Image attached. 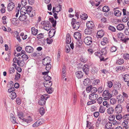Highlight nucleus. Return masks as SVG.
Returning <instances> with one entry per match:
<instances>
[{"label":"nucleus","mask_w":129,"mask_h":129,"mask_svg":"<svg viewBox=\"0 0 129 129\" xmlns=\"http://www.w3.org/2000/svg\"><path fill=\"white\" fill-rule=\"evenodd\" d=\"M102 95L103 96H105L103 98L104 100H108L112 97L110 92L109 90H105L104 91Z\"/></svg>","instance_id":"nucleus-1"},{"label":"nucleus","mask_w":129,"mask_h":129,"mask_svg":"<svg viewBox=\"0 0 129 129\" xmlns=\"http://www.w3.org/2000/svg\"><path fill=\"white\" fill-rule=\"evenodd\" d=\"M41 24L43 26V28L47 31L49 30L51 28L49 21H44L41 22Z\"/></svg>","instance_id":"nucleus-2"},{"label":"nucleus","mask_w":129,"mask_h":129,"mask_svg":"<svg viewBox=\"0 0 129 129\" xmlns=\"http://www.w3.org/2000/svg\"><path fill=\"white\" fill-rule=\"evenodd\" d=\"M18 116L20 119H22L23 121L25 122L27 124L30 123L32 120L31 117L29 116L27 119L24 118L22 119V118H23V113L22 112H18Z\"/></svg>","instance_id":"nucleus-3"},{"label":"nucleus","mask_w":129,"mask_h":129,"mask_svg":"<svg viewBox=\"0 0 129 129\" xmlns=\"http://www.w3.org/2000/svg\"><path fill=\"white\" fill-rule=\"evenodd\" d=\"M71 24L73 29L75 30L78 29L79 27L80 23L78 22H76V20L74 18L72 19Z\"/></svg>","instance_id":"nucleus-4"},{"label":"nucleus","mask_w":129,"mask_h":129,"mask_svg":"<svg viewBox=\"0 0 129 129\" xmlns=\"http://www.w3.org/2000/svg\"><path fill=\"white\" fill-rule=\"evenodd\" d=\"M49 97V96H45L44 95H42L40 99L38 102L39 104L41 106H43L45 105L46 101Z\"/></svg>","instance_id":"nucleus-5"},{"label":"nucleus","mask_w":129,"mask_h":129,"mask_svg":"<svg viewBox=\"0 0 129 129\" xmlns=\"http://www.w3.org/2000/svg\"><path fill=\"white\" fill-rule=\"evenodd\" d=\"M84 42L87 45H91L92 42V38L90 36L86 37L84 39Z\"/></svg>","instance_id":"nucleus-6"},{"label":"nucleus","mask_w":129,"mask_h":129,"mask_svg":"<svg viewBox=\"0 0 129 129\" xmlns=\"http://www.w3.org/2000/svg\"><path fill=\"white\" fill-rule=\"evenodd\" d=\"M51 62L50 58L49 57H47L45 58L42 61L43 64L44 65L50 63Z\"/></svg>","instance_id":"nucleus-7"},{"label":"nucleus","mask_w":129,"mask_h":129,"mask_svg":"<svg viewBox=\"0 0 129 129\" xmlns=\"http://www.w3.org/2000/svg\"><path fill=\"white\" fill-rule=\"evenodd\" d=\"M122 109V106L120 104L117 105L115 108V110L118 113H120L121 112Z\"/></svg>","instance_id":"nucleus-8"},{"label":"nucleus","mask_w":129,"mask_h":129,"mask_svg":"<svg viewBox=\"0 0 129 129\" xmlns=\"http://www.w3.org/2000/svg\"><path fill=\"white\" fill-rule=\"evenodd\" d=\"M114 15L117 17L120 16L122 12H121V10H117L116 8H114Z\"/></svg>","instance_id":"nucleus-9"},{"label":"nucleus","mask_w":129,"mask_h":129,"mask_svg":"<svg viewBox=\"0 0 129 129\" xmlns=\"http://www.w3.org/2000/svg\"><path fill=\"white\" fill-rule=\"evenodd\" d=\"M86 25L87 28L92 29L94 26L93 22L91 21H88L86 23Z\"/></svg>","instance_id":"nucleus-10"},{"label":"nucleus","mask_w":129,"mask_h":129,"mask_svg":"<svg viewBox=\"0 0 129 129\" xmlns=\"http://www.w3.org/2000/svg\"><path fill=\"white\" fill-rule=\"evenodd\" d=\"M25 50L27 53H31L33 52L34 49L32 47L29 46H27L26 47Z\"/></svg>","instance_id":"nucleus-11"},{"label":"nucleus","mask_w":129,"mask_h":129,"mask_svg":"<svg viewBox=\"0 0 129 129\" xmlns=\"http://www.w3.org/2000/svg\"><path fill=\"white\" fill-rule=\"evenodd\" d=\"M14 7L15 5L14 3L11 2L9 3L8 5V10L9 11H11L14 8Z\"/></svg>","instance_id":"nucleus-12"},{"label":"nucleus","mask_w":129,"mask_h":129,"mask_svg":"<svg viewBox=\"0 0 129 129\" xmlns=\"http://www.w3.org/2000/svg\"><path fill=\"white\" fill-rule=\"evenodd\" d=\"M75 74L76 77L78 79L81 78L83 76V73L81 71H77Z\"/></svg>","instance_id":"nucleus-13"},{"label":"nucleus","mask_w":129,"mask_h":129,"mask_svg":"<svg viewBox=\"0 0 129 129\" xmlns=\"http://www.w3.org/2000/svg\"><path fill=\"white\" fill-rule=\"evenodd\" d=\"M74 37L76 39L79 40L81 37V35L80 32H76L74 34Z\"/></svg>","instance_id":"nucleus-14"},{"label":"nucleus","mask_w":129,"mask_h":129,"mask_svg":"<svg viewBox=\"0 0 129 129\" xmlns=\"http://www.w3.org/2000/svg\"><path fill=\"white\" fill-rule=\"evenodd\" d=\"M52 83L50 81H45L44 83V86L46 88H49L52 85Z\"/></svg>","instance_id":"nucleus-15"},{"label":"nucleus","mask_w":129,"mask_h":129,"mask_svg":"<svg viewBox=\"0 0 129 129\" xmlns=\"http://www.w3.org/2000/svg\"><path fill=\"white\" fill-rule=\"evenodd\" d=\"M17 64L20 67H22L25 64V63L23 59H21L20 58L19 59H18V62Z\"/></svg>","instance_id":"nucleus-16"},{"label":"nucleus","mask_w":129,"mask_h":129,"mask_svg":"<svg viewBox=\"0 0 129 129\" xmlns=\"http://www.w3.org/2000/svg\"><path fill=\"white\" fill-rule=\"evenodd\" d=\"M83 72L87 75H88L89 71V67L86 64H85L83 68Z\"/></svg>","instance_id":"nucleus-17"},{"label":"nucleus","mask_w":129,"mask_h":129,"mask_svg":"<svg viewBox=\"0 0 129 129\" xmlns=\"http://www.w3.org/2000/svg\"><path fill=\"white\" fill-rule=\"evenodd\" d=\"M121 87V84L119 82H116L114 84L113 87L114 89L118 90Z\"/></svg>","instance_id":"nucleus-18"},{"label":"nucleus","mask_w":129,"mask_h":129,"mask_svg":"<svg viewBox=\"0 0 129 129\" xmlns=\"http://www.w3.org/2000/svg\"><path fill=\"white\" fill-rule=\"evenodd\" d=\"M117 99L118 100L119 103H122L124 101V98L123 96L121 95H119L117 97Z\"/></svg>","instance_id":"nucleus-19"},{"label":"nucleus","mask_w":129,"mask_h":129,"mask_svg":"<svg viewBox=\"0 0 129 129\" xmlns=\"http://www.w3.org/2000/svg\"><path fill=\"white\" fill-rule=\"evenodd\" d=\"M104 35L103 30H101L97 32V38H100L102 37Z\"/></svg>","instance_id":"nucleus-20"},{"label":"nucleus","mask_w":129,"mask_h":129,"mask_svg":"<svg viewBox=\"0 0 129 129\" xmlns=\"http://www.w3.org/2000/svg\"><path fill=\"white\" fill-rule=\"evenodd\" d=\"M89 98L92 100H96V94L95 93H92L90 95Z\"/></svg>","instance_id":"nucleus-21"},{"label":"nucleus","mask_w":129,"mask_h":129,"mask_svg":"<svg viewBox=\"0 0 129 129\" xmlns=\"http://www.w3.org/2000/svg\"><path fill=\"white\" fill-rule=\"evenodd\" d=\"M124 25L122 24H120L116 26V28L118 30H122L124 28Z\"/></svg>","instance_id":"nucleus-22"},{"label":"nucleus","mask_w":129,"mask_h":129,"mask_svg":"<svg viewBox=\"0 0 129 129\" xmlns=\"http://www.w3.org/2000/svg\"><path fill=\"white\" fill-rule=\"evenodd\" d=\"M115 69L116 71L121 72L124 71L125 67L123 66H118L116 67Z\"/></svg>","instance_id":"nucleus-23"},{"label":"nucleus","mask_w":129,"mask_h":129,"mask_svg":"<svg viewBox=\"0 0 129 129\" xmlns=\"http://www.w3.org/2000/svg\"><path fill=\"white\" fill-rule=\"evenodd\" d=\"M114 111L113 108L112 107H109L107 110V112L109 114H113Z\"/></svg>","instance_id":"nucleus-24"},{"label":"nucleus","mask_w":129,"mask_h":129,"mask_svg":"<svg viewBox=\"0 0 129 129\" xmlns=\"http://www.w3.org/2000/svg\"><path fill=\"white\" fill-rule=\"evenodd\" d=\"M26 10V8L25 7H22L20 10V14L25 15L27 13Z\"/></svg>","instance_id":"nucleus-25"},{"label":"nucleus","mask_w":129,"mask_h":129,"mask_svg":"<svg viewBox=\"0 0 129 129\" xmlns=\"http://www.w3.org/2000/svg\"><path fill=\"white\" fill-rule=\"evenodd\" d=\"M27 17L25 15L21 14L19 17V19L21 21H25L27 18Z\"/></svg>","instance_id":"nucleus-26"},{"label":"nucleus","mask_w":129,"mask_h":129,"mask_svg":"<svg viewBox=\"0 0 129 129\" xmlns=\"http://www.w3.org/2000/svg\"><path fill=\"white\" fill-rule=\"evenodd\" d=\"M10 120L14 124L16 123V118L13 115L12 113L10 114Z\"/></svg>","instance_id":"nucleus-27"},{"label":"nucleus","mask_w":129,"mask_h":129,"mask_svg":"<svg viewBox=\"0 0 129 129\" xmlns=\"http://www.w3.org/2000/svg\"><path fill=\"white\" fill-rule=\"evenodd\" d=\"M31 33L32 34L34 35H36L38 33V30L36 29L35 28L33 27L31 28Z\"/></svg>","instance_id":"nucleus-28"},{"label":"nucleus","mask_w":129,"mask_h":129,"mask_svg":"<svg viewBox=\"0 0 129 129\" xmlns=\"http://www.w3.org/2000/svg\"><path fill=\"white\" fill-rule=\"evenodd\" d=\"M55 33V30L54 29H51L49 32V36H50V38L53 37Z\"/></svg>","instance_id":"nucleus-29"},{"label":"nucleus","mask_w":129,"mask_h":129,"mask_svg":"<svg viewBox=\"0 0 129 129\" xmlns=\"http://www.w3.org/2000/svg\"><path fill=\"white\" fill-rule=\"evenodd\" d=\"M106 52V51L105 49H101V50H99L97 51V54H102V55H105Z\"/></svg>","instance_id":"nucleus-30"},{"label":"nucleus","mask_w":129,"mask_h":129,"mask_svg":"<svg viewBox=\"0 0 129 129\" xmlns=\"http://www.w3.org/2000/svg\"><path fill=\"white\" fill-rule=\"evenodd\" d=\"M71 39L69 34H67L66 36V43L67 44H70L71 42Z\"/></svg>","instance_id":"nucleus-31"},{"label":"nucleus","mask_w":129,"mask_h":129,"mask_svg":"<svg viewBox=\"0 0 129 129\" xmlns=\"http://www.w3.org/2000/svg\"><path fill=\"white\" fill-rule=\"evenodd\" d=\"M90 81V80L88 78L85 79L83 81V84L84 85L87 86L89 85L90 84V82H89Z\"/></svg>","instance_id":"nucleus-32"},{"label":"nucleus","mask_w":129,"mask_h":129,"mask_svg":"<svg viewBox=\"0 0 129 129\" xmlns=\"http://www.w3.org/2000/svg\"><path fill=\"white\" fill-rule=\"evenodd\" d=\"M49 20L50 21L52 24L53 26L55 27L56 24V20H54L53 18H49Z\"/></svg>","instance_id":"nucleus-33"},{"label":"nucleus","mask_w":129,"mask_h":129,"mask_svg":"<svg viewBox=\"0 0 129 129\" xmlns=\"http://www.w3.org/2000/svg\"><path fill=\"white\" fill-rule=\"evenodd\" d=\"M92 29L87 28L85 29L84 33L85 34L87 35H90L91 33Z\"/></svg>","instance_id":"nucleus-34"},{"label":"nucleus","mask_w":129,"mask_h":129,"mask_svg":"<svg viewBox=\"0 0 129 129\" xmlns=\"http://www.w3.org/2000/svg\"><path fill=\"white\" fill-rule=\"evenodd\" d=\"M112 125V123L110 122H108L105 125V128L106 129H109L111 127Z\"/></svg>","instance_id":"nucleus-35"},{"label":"nucleus","mask_w":129,"mask_h":129,"mask_svg":"<svg viewBox=\"0 0 129 129\" xmlns=\"http://www.w3.org/2000/svg\"><path fill=\"white\" fill-rule=\"evenodd\" d=\"M122 12L123 13V16L126 15L127 16L128 18L129 17V12L127 11L126 9H123L122 10Z\"/></svg>","instance_id":"nucleus-36"},{"label":"nucleus","mask_w":129,"mask_h":129,"mask_svg":"<svg viewBox=\"0 0 129 129\" xmlns=\"http://www.w3.org/2000/svg\"><path fill=\"white\" fill-rule=\"evenodd\" d=\"M124 81L125 82H128L129 81V75L125 74L123 77Z\"/></svg>","instance_id":"nucleus-37"},{"label":"nucleus","mask_w":129,"mask_h":129,"mask_svg":"<svg viewBox=\"0 0 129 129\" xmlns=\"http://www.w3.org/2000/svg\"><path fill=\"white\" fill-rule=\"evenodd\" d=\"M110 102L111 105H114L116 103V100L115 98H112L110 100Z\"/></svg>","instance_id":"nucleus-38"},{"label":"nucleus","mask_w":129,"mask_h":129,"mask_svg":"<svg viewBox=\"0 0 129 129\" xmlns=\"http://www.w3.org/2000/svg\"><path fill=\"white\" fill-rule=\"evenodd\" d=\"M10 96L11 99L13 100L16 98V94L15 92H13L11 93Z\"/></svg>","instance_id":"nucleus-39"},{"label":"nucleus","mask_w":129,"mask_h":129,"mask_svg":"<svg viewBox=\"0 0 129 129\" xmlns=\"http://www.w3.org/2000/svg\"><path fill=\"white\" fill-rule=\"evenodd\" d=\"M62 7V6L60 4H59L58 5V6L56 7H55V11L57 12L58 13L59 11H60V10L61 9V8Z\"/></svg>","instance_id":"nucleus-40"},{"label":"nucleus","mask_w":129,"mask_h":129,"mask_svg":"<svg viewBox=\"0 0 129 129\" xmlns=\"http://www.w3.org/2000/svg\"><path fill=\"white\" fill-rule=\"evenodd\" d=\"M124 62V61L123 59L120 58V59L117 60L116 63L117 64H119L121 65L123 64Z\"/></svg>","instance_id":"nucleus-41"},{"label":"nucleus","mask_w":129,"mask_h":129,"mask_svg":"<svg viewBox=\"0 0 129 129\" xmlns=\"http://www.w3.org/2000/svg\"><path fill=\"white\" fill-rule=\"evenodd\" d=\"M12 23L14 25H16L19 22V21L17 18H13L11 21Z\"/></svg>","instance_id":"nucleus-42"},{"label":"nucleus","mask_w":129,"mask_h":129,"mask_svg":"<svg viewBox=\"0 0 129 129\" xmlns=\"http://www.w3.org/2000/svg\"><path fill=\"white\" fill-rule=\"evenodd\" d=\"M105 110V108L104 107L102 106H101L99 109V112L101 113H103L104 112Z\"/></svg>","instance_id":"nucleus-43"},{"label":"nucleus","mask_w":129,"mask_h":129,"mask_svg":"<svg viewBox=\"0 0 129 129\" xmlns=\"http://www.w3.org/2000/svg\"><path fill=\"white\" fill-rule=\"evenodd\" d=\"M80 17L81 19L85 20L87 19L88 17V16L86 14L84 13L83 14H82L81 15H80Z\"/></svg>","instance_id":"nucleus-44"},{"label":"nucleus","mask_w":129,"mask_h":129,"mask_svg":"<svg viewBox=\"0 0 129 129\" xmlns=\"http://www.w3.org/2000/svg\"><path fill=\"white\" fill-rule=\"evenodd\" d=\"M107 86L109 88H111L113 86V84L111 81H109L107 82Z\"/></svg>","instance_id":"nucleus-45"},{"label":"nucleus","mask_w":129,"mask_h":129,"mask_svg":"<svg viewBox=\"0 0 129 129\" xmlns=\"http://www.w3.org/2000/svg\"><path fill=\"white\" fill-rule=\"evenodd\" d=\"M116 119L120 120L122 119V117L120 114L118 113L116 115Z\"/></svg>","instance_id":"nucleus-46"},{"label":"nucleus","mask_w":129,"mask_h":129,"mask_svg":"<svg viewBox=\"0 0 129 129\" xmlns=\"http://www.w3.org/2000/svg\"><path fill=\"white\" fill-rule=\"evenodd\" d=\"M109 10V7L105 6L102 8V11L104 12H107Z\"/></svg>","instance_id":"nucleus-47"},{"label":"nucleus","mask_w":129,"mask_h":129,"mask_svg":"<svg viewBox=\"0 0 129 129\" xmlns=\"http://www.w3.org/2000/svg\"><path fill=\"white\" fill-rule=\"evenodd\" d=\"M117 50V48L115 46L111 47L110 48V50L111 52H115Z\"/></svg>","instance_id":"nucleus-48"},{"label":"nucleus","mask_w":129,"mask_h":129,"mask_svg":"<svg viewBox=\"0 0 129 129\" xmlns=\"http://www.w3.org/2000/svg\"><path fill=\"white\" fill-rule=\"evenodd\" d=\"M108 29L112 32H114L116 31L115 28L114 26L110 25L108 28Z\"/></svg>","instance_id":"nucleus-49"},{"label":"nucleus","mask_w":129,"mask_h":129,"mask_svg":"<svg viewBox=\"0 0 129 129\" xmlns=\"http://www.w3.org/2000/svg\"><path fill=\"white\" fill-rule=\"evenodd\" d=\"M39 111L40 114L42 115H43L45 113L44 109L43 107L40 108Z\"/></svg>","instance_id":"nucleus-50"},{"label":"nucleus","mask_w":129,"mask_h":129,"mask_svg":"<svg viewBox=\"0 0 129 129\" xmlns=\"http://www.w3.org/2000/svg\"><path fill=\"white\" fill-rule=\"evenodd\" d=\"M123 57L125 59L127 60L129 59V54L125 53L123 54Z\"/></svg>","instance_id":"nucleus-51"},{"label":"nucleus","mask_w":129,"mask_h":129,"mask_svg":"<svg viewBox=\"0 0 129 129\" xmlns=\"http://www.w3.org/2000/svg\"><path fill=\"white\" fill-rule=\"evenodd\" d=\"M103 90L104 88H103V87L102 86L98 88V89H97V91L99 94L102 93L103 92Z\"/></svg>","instance_id":"nucleus-52"},{"label":"nucleus","mask_w":129,"mask_h":129,"mask_svg":"<svg viewBox=\"0 0 129 129\" xmlns=\"http://www.w3.org/2000/svg\"><path fill=\"white\" fill-rule=\"evenodd\" d=\"M44 78V79L46 80V81H50L49 80H51V78L50 76H48V75H45Z\"/></svg>","instance_id":"nucleus-53"},{"label":"nucleus","mask_w":129,"mask_h":129,"mask_svg":"<svg viewBox=\"0 0 129 129\" xmlns=\"http://www.w3.org/2000/svg\"><path fill=\"white\" fill-rule=\"evenodd\" d=\"M30 17H32L35 16V12L34 11L31 10L30 12H28L27 13Z\"/></svg>","instance_id":"nucleus-54"},{"label":"nucleus","mask_w":129,"mask_h":129,"mask_svg":"<svg viewBox=\"0 0 129 129\" xmlns=\"http://www.w3.org/2000/svg\"><path fill=\"white\" fill-rule=\"evenodd\" d=\"M117 36L118 38L122 39L124 37V35L123 33H120L117 34Z\"/></svg>","instance_id":"nucleus-55"},{"label":"nucleus","mask_w":129,"mask_h":129,"mask_svg":"<svg viewBox=\"0 0 129 129\" xmlns=\"http://www.w3.org/2000/svg\"><path fill=\"white\" fill-rule=\"evenodd\" d=\"M128 121H124L122 123V125L125 128H127V127Z\"/></svg>","instance_id":"nucleus-56"},{"label":"nucleus","mask_w":129,"mask_h":129,"mask_svg":"<svg viewBox=\"0 0 129 129\" xmlns=\"http://www.w3.org/2000/svg\"><path fill=\"white\" fill-rule=\"evenodd\" d=\"M37 121L39 125H41L44 123V119H40Z\"/></svg>","instance_id":"nucleus-57"},{"label":"nucleus","mask_w":129,"mask_h":129,"mask_svg":"<svg viewBox=\"0 0 129 129\" xmlns=\"http://www.w3.org/2000/svg\"><path fill=\"white\" fill-rule=\"evenodd\" d=\"M115 116L113 115H111L109 117V120L110 121H112L114 120L115 118Z\"/></svg>","instance_id":"nucleus-58"},{"label":"nucleus","mask_w":129,"mask_h":129,"mask_svg":"<svg viewBox=\"0 0 129 129\" xmlns=\"http://www.w3.org/2000/svg\"><path fill=\"white\" fill-rule=\"evenodd\" d=\"M15 71V69L14 67H12L10 68L9 70V73L12 74Z\"/></svg>","instance_id":"nucleus-59"},{"label":"nucleus","mask_w":129,"mask_h":129,"mask_svg":"<svg viewBox=\"0 0 129 129\" xmlns=\"http://www.w3.org/2000/svg\"><path fill=\"white\" fill-rule=\"evenodd\" d=\"M46 90L47 92L49 94L51 93L53 91V89L52 88H46Z\"/></svg>","instance_id":"nucleus-60"},{"label":"nucleus","mask_w":129,"mask_h":129,"mask_svg":"<svg viewBox=\"0 0 129 129\" xmlns=\"http://www.w3.org/2000/svg\"><path fill=\"white\" fill-rule=\"evenodd\" d=\"M22 58L25 60H27L28 58V56L25 54H23L21 56Z\"/></svg>","instance_id":"nucleus-61"},{"label":"nucleus","mask_w":129,"mask_h":129,"mask_svg":"<svg viewBox=\"0 0 129 129\" xmlns=\"http://www.w3.org/2000/svg\"><path fill=\"white\" fill-rule=\"evenodd\" d=\"M43 34L42 33L40 34L37 36V38L39 40L43 38Z\"/></svg>","instance_id":"nucleus-62"},{"label":"nucleus","mask_w":129,"mask_h":129,"mask_svg":"<svg viewBox=\"0 0 129 129\" xmlns=\"http://www.w3.org/2000/svg\"><path fill=\"white\" fill-rule=\"evenodd\" d=\"M101 21L102 23H106L107 22V19L106 17H103L101 19Z\"/></svg>","instance_id":"nucleus-63"},{"label":"nucleus","mask_w":129,"mask_h":129,"mask_svg":"<svg viewBox=\"0 0 129 129\" xmlns=\"http://www.w3.org/2000/svg\"><path fill=\"white\" fill-rule=\"evenodd\" d=\"M103 101V98L102 97H100L97 99V103L100 104H101Z\"/></svg>","instance_id":"nucleus-64"}]
</instances>
